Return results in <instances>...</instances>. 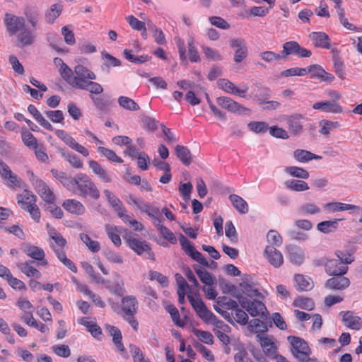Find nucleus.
I'll return each mask as SVG.
<instances>
[{
    "instance_id": "55",
    "label": "nucleus",
    "mask_w": 362,
    "mask_h": 362,
    "mask_svg": "<svg viewBox=\"0 0 362 362\" xmlns=\"http://www.w3.org/2000/svg\"><path fill=\"white\" fill-rule=\"evenodd\" d=\"M158 230L160 232V233L162 235V236L171 243L172 244H175L177 243V238L174 233L170 231L167 227L164 226L161 223V221H160L158 223L154 225Z\"/></svg>"
},
{
    "instance_id": "44",
    "label": "nucleus",
    "mask_w": 362,
    "mask_h": 362,
    "mask_svg": "<svg viewBox=\"0 0 362 362\" xmlns=\"http://www.w3.org/2000/svg\"><path fill=\"white\" fill-rule=\"evenodd\" d=\"M295 282L296 287L299 291H309L313 286L311 279L302 274L295 276Z\"/></svg>"
},
{
    "instance_id": "27",
    "label": "nucleus",
    "mask_w": 362,
    "mask_h": 362,
    "mask_svg": "<svg viewBox=\"0 0 362 362\" xmlns=\"http://www.w3.org/2000/svg\"><path fill=\"white\" fill-rule=\"evenodd\" d=\"M62 206L69 213L74 215H83L86 213L85 206L78 200L75 199H66Z\"/></svg>"
},
{
    "instance_id": "23",
    "label": "nucleus",
    "mask_w": 362,
    "mask_h": 362,
    "mask_svg": "<svg viewBox=\"0 0 362 362\" xmlns=\"http://www.w3.org/2000/svg\"><path fill=\"white\" fill-rule=\"evenodd\" d=\"M78 322L86 327L87 331L90 332L94 338L98 340H102L103 336L102 329L98 325L95 320L83 317L78 319Z\"/></svg>"
},
{
    "instance_id": "29",
    "label": "nucleus",
    "mask_w": 362,
    "mask_h": 362,
    "mask_svg": "<svg viewBox=\"0 0 362 362\" xmlns=\"http://www.w3.org/2000/svg\"><path fill=\"white\" fill-rule=\"evenodd\" d=\"M88 166L91 169L92 172L95 174L102 182H111L112 181L110 175L100 165L98 162L94 160H90L88 161Z\"/></svg>"
},
{
    "instance_id": "41",
    "label": "nucleus",
    "mask_w": 362,
    "mask_h": 362,
    "mask_svg": "<svg viewBox=\"0 0 362 362\" xmlns=\"http://www.w3.org/2000/svg\"><path fill=\"white\" fill-rule=\"evenodd\" d=\"M119 217L125 224L129 226L135 231H142L144 228L143 224L134 218L132 216L129 215L127 210L122 214L120 213Z\"/></svg>"
},
{
    "instance_id": "2",
    "label": "nucleus",
    "mask_w": 362,
    "mask_h": 362,
    "mask_svg": "<svg viewBox=\"0 0 362 362\" xmlns=\"http://www.w3.org/2000/svg\"><path fill=\"white\" fill-rule=\"evenodd\" d=\"M53 62L62 78L73 88L86 90L95 95L103 92V86L93 81L96 79L95 74L87 66L77 64L71 69L59 57H55Z\"/></svg>"
},
{
    "instance_id": "9",
    "label": "nucleus",
    "mask_w": 362,
    "mask_h": 362,
    "mask_svg": "<svg viewBox=\"0 0 362 362\" xmlns=\"http://www.w3.org/2000/svg\"><path fill=\"white\" fill-rule=\"evenodd\" d=\"M54 132L57 137L71 149L81 153L84 157L89 156V151L85 146L78 143L69 133L62 129H55Z\"/></svg>"
},
{
    "instance_id": "26",
    "label": "nucleus",
    "mask_w": 362,
    "mask_h": 362,
    "mask_svg": "<svg viewBox=\"0 0 362 362\" xmlns=\"http://www.w3.org/2000/svg\"><path fill=\"white\" fill-rule=\"evenodd\" d=\"M288 253V259L289 261L296 265H300L303 263L305 259V254L304 250L296 245H288L286 247Z\"/></svg>"
},
{
    "instance_id": "60",
    "label": "nucleus",
    "mask_w": 362,
    "mask_h": 362,
    "mask_svg": "<svg viewBox=\"0 0 362 362\" xmlns=\"http://www.w3.org/2000/svg\"><path fill=\"white\" fill-rule=\"evenodd\" d=\"M194 269L201 281L206 286H211L214 284L212 276L206 270L199 267H195Z\"/></svg>"
},
{
    "instance_id": "6",
    "label": "nucleus",
    "mask_w": 362,
    "mask_h": 362,
    "mask_svg": "<svg viewBox=\"0 0 362 362\" xmlns=\"http://www.w3.org/2000/svg\"><path fill=\"white\" fill-rule=\"evenodd\" d=\"M288 340L292 346L293 356L301 361H306L311 352L307 342L296 337H288Z\"/></svg>"
},
{
    "instance_id": "57",
    "label": "nucleus",
    "mask_w": 362,
    "mask_h": 362,
    "mask_svg": "<svg viewBox=\"0 0 362 362\" xmlns=\"http://www.w3.org/2000/svg\"><path fill=\"white\" fill-rule=\"evenodd\" d=\"M212 316L214 317H209L208 320H205L204 322L206 323H211L214 326V332L216 333L218 330H221L224 332H230V327L226 324L223 321L218 320L216 316L212 313Z\"/></svg>"
},
{
    "instance_id": "46",
    "label": "nucleus",
    "mask_w": 362,
    "mask_h": 362,
    "mask_svg": "<svg viewBox=\"0 0 362 362\" xmlns=\"http://www.w3.org/2000/svg\"><path fill=\"white\" fill-rule=\"evenodd\" d=\"M175 154L183 164L189 165L192 162V157L189 150L183 146L177 145L175 147Z\"/></svg>"
},
{
    "instance_id": "19",
    "label": "nucleus",
    "mask_w": 362,
    "mask_h": 362,
    "mask_svg": "<svg viewBox=\"0 0 362 362\" xmlns=\"http://www.w3.org/2000/svg\"><path fill=\"white\" fill-rule=\"evenodd\" d=\"M22 250L28 257L38 261V265L46 266L47 264V261L45 259V252L42 248L30 244H24L22 246Z\"/></svg>"
},
{
    "instance_id": "47",
    "label": "nucleus",
    "mask_w": 362,
    "mask_h": 362,
    "mask_svg": "<svg viewBox=\"0 0 362 362\" xmlns=\"http://www.w3.org/2000/svg\"><path fill=\"white\" fill-rule=\"evenodd\" d=\"M284 185L288 189L296 192H303L309 189L308 185L303 180H289L284 182Z\"/></svg>"
},
{
    "instance_id": "30",
    "label": "nucleus",
    "mask_w": 362,
    "mask_h": 362,
    "mask_svg": "<svg viewBox=\"0 0 362 362\" xmlns=\"http://www.w3.org/2000/svg\"><path fill=\"white\" fill-rule=\"evenodd\" d=\"M138 302L135 297L127 296L122 298V308L125 315L133 316L137 310Z\"/></svg>"
},
{
    "instance_id": "25",
    "label": "nucleus",
    "mask_w": 362,
    "mask_h": 362,
    "mask_svg": "<svg viewBox=\"0 0 362 362\" xmlns=\"http://www.w3.org/2000/svg\"><path fill=\"white\" fill-rule=\"evenodd\" d=\"M326 273L329 275L345 274L348 272V266L343 264L338 259H329L325 264Z\"/></svg>"
},
{
    "instance_id": "54",
    "label": "nucleus",
    "mask_w": 362,
    "mask_h": 362,
    "mask_svg": "<svg viewBox=\"0 0 362 362\" xmlns=\"http://www.w3.org/2000/svg\"><path fill=\"white\" fill-rule=\"evenodd\" d=\"M267 245H272L276 248L282 245L283 239L276 230H270L267 234Z\"/></svg>"
},
{
    "instance_id": "21",
    "label": "nucleus",
    "mask_w": 362,
    "mask_h": 362,
    "mask_svg": "<svg viewBox=\"0 0 362 362\" xmlns=\"http://www.w3.org/2000/svg\"><path fill=\"white\" fill-rule=\"evenodd\" d=\"M343 324L348 328L359 330L362 327V319L351 311H341L339 313Z\"/></svg>"
},
{
    "instance_id": "3",
    "label": "nucleus",
    "mask_w": 362,
    "mask_h": 362,
    "mask_svg": "<svg viewBox=\"0 0 362 362\" xmlns=\"http://www.w3.org/2000/svg\"><path fill=\"white\" fill-rule=\"evenodd\" d=\"M69 191L81 197H89L95 200L98 199L100 197V191L93 181L88 175L82 173H76L74 176L72 187Z\"/></svg>"
},
{
    "instance_id": "8",
    "label": "nucleus",
    "mask_w": 362,
    "mask_h": 362,
    "mask_svg": "<svg viewBox=\"0 0 362 362\" xmlns=\"http://www.w3.org/2000/svg\"><path fill=\"white\" fill-rule=\"evenodd\" d=\"M31 182L40 197L47 204H53L55 201V195L53 192L42 180L36 177L34 174L31 173Z\"/></svg>"
},
{
    "instance_id": "59",
    "label": "nucleus",
    "mask_w": 362,
    "mask_h": 362,
    "mask_svg": "<svg viewBox=\"0 0 362 362\" xmlns=\"http://www.w3.org/2000/svg\"><path fill=\"white\" fill-rule=\"evenodd\" d=\"M123 54L128 61L133 63L141 64L149 60V57L147 55L135 56L132 49H125Z\"/></svg>"
},
{
    "instance_id": "64",
    "label": "nucleus",
    "mask_w": 362,
    "mask_h": 362,
    "mask_svg": "<svg viewBox=\"0 0 362 362\" xmlns=\"http://www.w3.org/2000/svg\"><path fill=\"white\" fill-rule=\"evenodd\" d=\"M136 159L137 166L139 169L142 170H147L149 168V165L151 163V158L144 151H141L139 153Z\"/></svg>"
},
{
    "instance_id": "35",
    "label": "nucleus",
    "mask_w": 362,
    "mask_h": 362,
    "mask_svg": "<svg viewBox=\"0 0 362 362\" xmlns=\"http://www.w3.org/2000/svg\"><path fill=\"white\" fill-rule=\"evenodd\" d=\"M48 229V234L51 239L50 245L53 243L54 245L58 251H62V248L66 245V240L62 237V235L59 233L54 228L49 227V225L47 226Z\"/></svg>"
},
{
    "instance_id": "43",
    "label": "nucleus",
    "mask_w": 362,
    "mask_h": 362,
    "mask_svg": "<svg viewBox=\"0 0 362 362\" xmlns=\"http://www.w3.org/2000/svg\"><path fill=\"white\" fill-rule=\"evenodd\" d=\"M319 133L328 136L332 130L340 127V124L338 122L322 119L319 122Z\"/></svg>"
},
{
    "instance_id": "31",
    "label": "nucleus",
    "mask_w": 362,
    "mask_h": 362,
    "mask_svg": "<svg viewBox=\"0 0 362 362\" xmlns=\"http://www.w3.org/2000/svg\"><path fill=\"white\" fill-rule=\"evenodd\" d=\"M103 194L109 204L117 212L118 216H119L120 213L122 214L124 211H126V209L124 208L122 202L113 192L109 189H104Z\"/></svg>"
},
{
    "instance_id": "53",
    "label": "nucleus",
    "mask_w": 362,
    "mask_h": 362,
    "mask_svg": "<svg viewBox=\"0 0 362 362\" xmlns=\"http://www.w3.org/2000/svg\"><path fill=\"white\" fill-rule=\"evenodd\" d=\"M284 171L292 177L301 179H307L309 177V173L303 168L288 166L284 169Z\"/></svg>"
},
{
    "instance_id": "45",
    "label": "nucleus",
    "mask_w": 362,
    "mask_h": 362,
    "mask_svg": "<svg viewBox=\"0 0 362 362\" xmlns=\"http://www.w3.org/2000/svg\"><path fill=\"white\" fill-rule=\"evenodd\" d=\"M341 219L324 221L317 225V229L323 233H329L335 231L338 228V222Z\"/></svg>"
},
{
    "instance_id": "20",
    "label": "nucleus",
    "mask_w": 362,
    "mask_h": 362,
    "mask_svg": "<svg viewBox=\"0 0 362 362\" xmlns=\"http://www.w3.org/2000/svg\"><path fill=\"white\" fill-rule=\"evenodd\" d=\"M306 74H310L312 78H317L321 81L332 82L334 79L332 74L327 72L321 66L313 64L305 68Z\"/></svg>"
},
{
    "instance_id": "61",
    "label": "nucleus",
    "mask_w": 362,
    "mask_h": 362,
    "mask_svg": "<svg viewBox=\"0 0 362 362\" xmlns=\"http://www.w3.org/2000/svg\"><path fill=\"white\" fill-rule=\"evenodd\" d=\"M21 137L25 146L30 148H37V141L32 133L27 130H23L21 133Z\"/></svg>"
},
{
    "instance_id": "50",
    "label": "nucleus",
    "mask_w": 362,
    "mask_h": 362,
    "mask_svg": "<svg viewBox=\"0 0 362 362\" xmlns=\"http://www.w3.org/2000/svg\"><path fill=\"white\" fill-rule=\"evenodd\" d=\"M51 173L52 175L57 178L67 190H69V189L72 187V180H74V177H69L66 173L58 171L57 170H52Z\"/></svg>"
},
{
    "instance_id": "38",
    "label": "nucleus",
    "mask_w": 362,
    "mask_h": 362,
    "mask_svg": "<svg viewBox=\"0 0 362 362\" xmlns=\"http://www.w3.org/2000/svg\"><path fill=\"white\" fill-rule=\"evenodd\" d=\"M33 262L28 261L18 264V268L27 276L40 279L42 274L32 265Z\"/></svg>"
},
{
    "instance_id": "13",
    "label": "nucleus",
    "mask_w": 362,
    "mask_h": 362,
    "mask_svg": "<svg viewBox=\"0 0 362 362\" xmlns=\"http://www.w3.org/2000/svg\"><path fill=\"white\" fill-rule=\"evenodd\" d=\"M216 103L220 107L233 113H243L248 110L247 108L235 102L232 98L226 96L218 97Z\"/></svg>"
},
{
    "instance_id": "11",
    "label": "nucleus",
    "mask_w": 362,
    "mask_h": 362,
    "mask_svg": "<svg viewBox=\"0 0 362 362\" xmlns=\"http://www.w3.org/2000/svg\"><path fill=\"white\" fill-rule=\"evenodd\" d=\"M180 243L185 253L190 256L194 260L204 266H209L206 259L204 257L201 252L194 248L193 244L182 234H180Z\"/></svg>"
},
{
    "instance_id": "49",
    "label": "nucleus",
    "mask_w": 362,
    "mask_h": 362,
    "mask_svg": "<svg viewBox=\"0 0 362 362\" xmlns=\"http://www.w3.org/2000/svg\"><path fill=\"white\" fill-rule=\"evenodd\" d=\"M80 238L90 252L96 253L100 251L101 246L98 241L92 240L90 237L86 233H81Z\"/></svg>"
},
{
    "instance_id": "39",
    "label": "nucleus",
    "mask_w": 362,
    "mask_h": 362,
    "mask_svg": "<svg viewBox=\"0 0 362 362\" xmlns=\"http://www.w3.org/2000/svg\"><path fill=\"white\" fill-rule=\"evenodd\" d=\"M28 112L33 116L35 119L45 129L53 131L54 130L52 124L45 119L42 114L33 105L28 107Z\"/></svg>"
},
{
    "instance_id": "5",
    "label": "nucleus",
    "mask_w": 362,
    "mask_h": 362,
    "mask_svg": "<svg viewBox=\"0 0 362 362\" xmlns=\"http://www.w3.org/2000/svg\"><path fill=\"white\" fill-rule=\"evenodd\" d=\"M240 305L245 309L248 314L252 317H267V310L264 304L257 300H251L243 294H238L236 296Z\"/></svg>"
},
{
    "instance_id": "58",
    "label": "nucleus",
    "mask_w": 362,
    "mask_h": 362,
    "mask_svg": "<svg viewBox=\"0 0 362 362\" xmlns=\"http://www.w3.org/2000/svg\"><path fill=\"white\" fill-rule=\"evenodd\" d=\"M62 6L59 4H53L45 13V20L49 23H52L55 19L60 15Z\"/></svg>"
},
{
    "instance_id": "36",
    "label": "nucleus",
    "mask_w": 362,
    "mask_h": 362,
    "mask_svg": "<svg viewBox=\"0 0 362 362\" xmlns=\"http://www.w3.org/2000/svg\"><path fill=\"white\" fill-rule=\"evenodd\" d=\"M233 206L241 214H245L249 211L248 204L245 199L237 194H230L229 196Z\"/></svg>"
},
{
    "instance_id": "1",
    "label": "nucleus",
    "mask_w": 362,
    "mask_h": 362,
    "mask_svg": "<svg viewBox=\"0 0 362 362\" xmlns=\"http://www.w3.org/2000/svg\"><path fill=\"white\" fill-rule=\"evenodd\" d=\"M24 16L25 18L11 13H6L4 16L6 33L9 37H16V45L20 48L30 47L35 43V31L40 21V14L36 8L26 7Z\"/></svg>"
},
{
    "instance_id": "40",
    "label": "nucleus",
    "mask_w": 362,
    "mask_h": 362,
    "mask_svg": "<svg viewBox=\"0 0 362 362\" xmlns=\"http://www.w3.org/2000/svg\"><path fill=\"white\" fill-rule=\"evenodd\" d=\"M119 217L125 224L129 226L135 231H142L144 228L143 224L134 218L132 216L129 215L127 210L122 214L120 213Z\"/></svg>"
},
{
    "instance_id": "12",
    "label": "nucleus",
    "mask_w": 362,
    "mask_h": 362,
    "mask_svg": "<svg viewBox=\"0 0 362 362\" xmlns=\"http://www.w3.org/2000/svg\"><path fill=\"white\" fill-rule=\"evenodd\" d=\"M218 88L224 92L233 94L241 98H245L248 90V87L246 85H243L241 87H237L233 83L226 78H220L217 81Z\"/></svg>"
},
{
    "instance_id": "51",
    "label": "nucleus",
    "mask_w": 362,
    "mask_h": 362,
    "mask_svg": "<svg viewBox=\"0 0 362 362\" xmlns=\"http://www.w3.org/2000/svg\"><path fill=\"white\" fill-rule=\"evenodd\" d=\"M52 248L54 251L55 254L57 255L59 260L63 263L64 265H65L66 267H68L71 271H72L74 273L77 272V268L76 265L74 264L72 261H71L69 259H68L65 255V253L63 251H58V249L55 247L54 244H52Z\"/></svg>"
},
{
    "instance_id": "28",
    "label": "nucleus",
    "mask_w": 362,
    "mask_h": 362,
    "mask_svg": "<svg viewBox=\"0 0 362 362\" xmlns=\"http://www.w3.org/2000/svg\"><path fill=\"white\" fill-rule=\"evenodd\" d=\"M309 37L317 47L324 49H329L331 47L330 39L325 33L313 32L309 35Z\"/></svg>"
},
{
    "instance_id": "10",
    "label": "nucleus",
    "mask_w": 362,
    "mask_h": 362,
    "mask_svg": "<svg viewBox=\"0 0 362 362\" xmlns=\"http://www.w3.org/2000/svg\"><path fill=\"white\" fill-rule=\"evenodd\" d=\"M229 45L234 51L233 59L236 63H240L247 58L248 55V49L247 42L244 38H232L229 41Z\"/></svg>"
},
{
    "instance_id": "37",
    "label": "nucleus",
    "mask_w": 362,
    "mask_h": 362,
    "mask_svg": "<svg viewBox=\"0 0 362 362\" xmlns=\"http://www.w3.org/2000/svg\"><path fill=\"white\" fill-rule=\"evenodd\" d=\"M293 157L296 160L300 163H307L311 160L322 159V156L315 155L310 151L303 149H297L294 151Z\"/></svg>"
},
{
    "instance_id": "34",
    "label": "nucleus",
    "mask_w": 362,
    "mask_h": 362,
    "mask_svg": "<svg viewBox=\"0 0 362 362\" xmlns=\"http://www.w3.org/2000/svg\"><path fill=\"white\" fill-rule=\"evenodd\" d=\"M140 211L142 213L146 214L151 218L153 225L161 221L160 218V214L159 209L152 204L144 202L141 206Z\"/></svg>"
},
{
    "instance_id": "4",
    "label": "nucleus",
    "mask_w": 362,
    "mask_h": 362,
    "mask_svg": "<svg viewBox=\"0 0 362 362\" xmlns=\"http://www.w3.org/2000/svg\"><path fill=\"white\" fill-rule=\"evenodd\" d=\"M16 199L21 208L28 211L35 221H40V211L36 204L37 197L33 192L24 190L22 193L17 194Z\"/></svg>"
},
{
    "instance_id": "33",
    "label": "nucleus",
    "mask_w": 362,
    "mask_h": 362,
    "mask_svg": "<svg viewBox=\"0 0 362 362\" xmlns=\"http://www.w3.org/2000/svg\"><path fill=\"white\" fill-rule=\"evenodd\" d=\"M105 230L112 243L117 247L122 245L120 234L122 233V228L113 225H105Z\"/></svg>"
},
{
    "instance_id": "63",
    "label": "nucleus",
    "mask_w": 362,
    "mask_h": 362,
    "mask_svg": "<svg viewBox=\"0 0 362 362\" xmlns=\"http://www.w3.org/2000/svg\"><path fill=\"white\" fill-rule=\"evenodd\" d=\"M250 330L258 334H262L267 331V325L259 319H253L250 322Z\"/></svg>"
},
{
    "instance_id": "17",
    "label": "nucleus",
    "mask_w": 362,
    "mask_h": 362,
    "mask_svg": "<svg viewBox=\"0 0 362 362\" xmlns=\"http://www.w3.org/2000/svg\"><path fill=\"white\" fill-rule=\"evenodd\" d=\"M264 257L275 268L280 267L284 263L282 253L272 245H267L264 250Z\"/></svg>"
},
{
    "instance_id": "48",
    "label": "nucleus",
    "mask_w": 362,
    "mask_h": 362,
    "mask_svg": "<svg viewBox=\"0 0 362 362\" xmlns=\"http://www.w3.org/2000/svg\"><path fill=\"white\" fill-rule=\"evenodd\" d=\"M239 288L243 294L245 295V297H259L261 293L259 290L251 284L247 282H243L240 284Z\"/></svg>"
},
{
    "instance_id": "16",
    "label": "nucleus",
    "mask_w": 362,
    "mask_h": 362,
    "mask_svg": "<svg viewBox=\"0 0 362 362\" xmlns=\"http://www.w3.org/2000/svg\"><path fill=\"white\" fill-rule=\"evenodd\" d=\"M344 274L333 275L334 276L325 281V286L329 290L344 291L351 284L349 278L344 276Z\"/></svg>"
},
{
    "instance_id": "18",
    "label": "nucleus",
    "mask_w": 362,
    "mask_h": 362,
    "mask_svg": "<svg viewBox=\"0 0 362 362\" xmlns=\"http://www.w3.org/2000/svg\"><path fill=\"white\" fill-rule=\"evenodd\" d=\"M189 301L193 308L195 310L197 315L202 318L204 321L208 320L210 319L209 317H214L212 316V313L209 311L206 305H204L202 300L196 296H193L192 295L187 296Z\"/></svg>"
},
{
    "instance_id": "42",
    "label": "nucleus",
    "mask_w": 362,
    "mask_h": 362,
    "mask_svg": "<svg viewBox=\"0 0 362 362\" xmlns=\"http://www.w3.org/2000/svg\"><path fill=\"white\" fill-rule=\"evenodd\" d=\"M106 331L112 337V341L119 351H124V347L122 343L121 332L115 327L111 325L106 326Z\"/></svg>"
},
{
    "instance_id": "32",
    "label": "nucleus",
    "mask_w": 362,
    "mask_h": 362,
    "mask_svg": "<svg viewBox=\"0 0 362 362\" xmlns=\"http://www.w3.org/2000/svg\"><path fill=\"white\" fill-rule=\"evenodd\" d=\"M324 209L329 213H334L349 210H358L359 207L354 204L335 202L325 204Z\"/></svg>"
},
{
    "instance_id": "52",
    "label": "nucleus",
    "mask_w": 362,
    "mask_h": 362,
    "mask_svg": "<svg viewBox=\"0 0 362 362\" xmlns=\"http://www.w3.org/2000/svg\"><path fill=\"white\" fill-rule=\"evenodd\" d=\"M97 151L100 155L105 157L110 162L118 163H123V160L110 148H105L103 146H98Z\"/></svg>"
},
{
    "instance_id": "56",
    "label": "nucleus",
    "mask_w": 362,
    "mask_h": 362,
    "mask_svg": "<svg viewBox=\"0 0 362 362\" xmlns=\"http://www.w3.org/2000/svg\"><path fill=\"white\" fill-rule=\"evenodd\" d=\"M118 103L120 107L129 111H136L139 109V105L130 98L120 96L118 98Z\"/></svg>"
},
{
    "instance_id": "24",
    "label": "nucleus",
    "mask_w": 362,
    "mask_h": 362,
    "mask_svg": "<svg viewBox=\"0 0 362 362\" xmlns=\"http://www.w3.org/2000/svg\"><path fill=\"white\" fill-rule=\"evenodd\" d=\"M303 118L304 116L298 113H295L286 117L288 130L292 134L297 135L303 132V127L300 120Z\"/></svg>"
},
{
    "instance_id": "62",
    "label": "nucleus",
    "mask_w": 362,
    "mask_h": 362,
    "mask_svg": "<svg viewBox=\"0 0 362 362\" xmlns=\"http://www.w3.org/2000/svg\"><path fill=\"white\" fill-rule=\"evenodd\" d=\"M293 305L302 309L311 310L314 308L313 301L308 298L299 297L294 300Z\"/></svg>"
},
{
    "instance_id": "7",
    "label": "nucleus",
    "mask_w": 362,
    "mask_h": 362,
    "mask_svg": "<svg viewBox=\"0 0 362 362\" xmlns=\"http://www.w3.org/2000/svg\"><path fill=\"white\" fill-rule=\"evenodd\" d=\"M125 239L128 246L138 255L146 253L148 259H155L154 254L151 252V246L147 242L138 239L133 235H128Z\"/></svg>"
},
{
    "instance_id": "15",
    "label": "nucleus",
    "mask_w": 362,
    "mask_h": 362,
    "mask_svg": "<svg viewBox=\"0 0 362 362\" xmlns=\"http://www.w3.org/2000/svg\"><path fill=\"white\" fill-rule=\"evenodd\" d=\"M0 175L7 181V185L9 187H21L23 186V181L16 174H14L9 166L4 162L0 160Z\"/></svg>"
},
{
    "instance_id": "22",
    "label": "nucleus",
    "mask_w": 362,
    "mask_h": 362,
    "mask_svg": "<svg viewBox=\"0 0 362 362\" xmlns=\"http://www.w3.org/2000/svg\"><path fill=\"white\" fill-rule=\"evenodd\" d=\"M313 108L327 113L339 114L343 110L342 107L335 100L319 101L313 105Z\"/></svg>"
},
{
    "instance_id": "14",
    "label": "nucleus",
    "mask_w": 362,
    "mask_h": 362,
    "mask_svg": "<svg viewBox=\"0 0 362 362\" xmlns=\"http://www.w3.org/2000/svg\"><path fill=\"white\" fill-rule=\"evenodd\" d=\"M257 338L265 355L275 357L278 348L277 341L272 336L257 334Z\"/></svg>"
}]
</instances>
